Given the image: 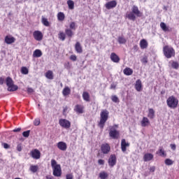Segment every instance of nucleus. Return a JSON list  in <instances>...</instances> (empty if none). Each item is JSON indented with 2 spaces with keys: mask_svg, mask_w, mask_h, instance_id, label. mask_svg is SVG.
<instances>
[{
  "mask_svg": "<svg viewBox=\"0 0 179 179\" xmlns=\"http://www.w3.org/2000/svg\"><path fill=\"white\" fill-rule=\"evenodd\" d=\"M51 166L52 169V174L55 177H61L62 176V169L61 165L58 164L54 159H51Z\"/></svg>",
  "mask_w": 179,
  "mask_h": 179,
  "instance_id": "nucleus-1",
  "label": "nucleus"
},
{
  "mask_svg": "<svg viewBox=\"0 0 179 179\" xmlns=\"http://www.w3.org/2000/svg\"><path fill=\"white\" fill-rule=\"evenodd\" d=\"M108 110H103L100 114V120L98 123V126L101 129L104 128V125H106V122H107V120H108Z\"/></svg>",
  "mask_w": 179,
  "mask_h": 179,
  "instance_id": "nucleus-2",
  "label": "nucleus"
},
{
  "mask_svg": "<svg viewBox=\"0 0 179 179\" xmlns=\"http://www.w3.org/2000/svg\"><path fill=\"white\" fill-rule=\"evenodd\" d=\"M163 53L166 58L176 57V50L171 46L165 45L163 48Z\"/></svg>",
  "mask_w": 179,
  "mask_h": 179,
  "instance_id": "nucleus-3",
  "label": "nucleus"
},
{
  "mask_svg": "<svg viewBox=\"0 0 179 179\" xmlns=\"http://www.w3.org/2000/svg\"><path fill=\"white\" fill-rule=\"evenodd\" d=\"M166 104L169 108L175 109L176 107H178V99L173 95L170 96L166 99Z\"/></svg>",
  "mask_w": 179,
  "mask_h": 179,
  "instance_id": "nucleus-4",
  "label": "nucleus"
},
{
  "mask_svg": "<svg viewBox=\"0 0 179 179\" xmlns=\"http://www.w3.org/2000/svg\"><path fill=\"white\" fill-rule=\"evenodd\" d=\"M115 128H118V125L115 124L110 127L109 136L111 139H118L120 138V131L115 129Z\"/></svg>",
  "mask_w": 179,
  "mask_h": 179,
  "instance_id": "nucleus-5",
  "label": "nucleus"
},
{
  "mask_svg": "<svg viewBox=\"0 0 179 179\" xmlns=\"http://www.w3.org/2000/svg\"><path fill=\"white\" fill-rule=\"evenodd\" d=\"M6 83L8 86V92H16V90H17V89H19V87H17V85H15L14 84L13 80L10 77L6 78Z\"/></svg>",
  "mask_w": 179,
  "mask_h": 179,
  "instance_id": "nucleus-6",
  "label": "nucleus"
},
{
  "mask_svg": "<svg viewBox=\"0 0 179 179\" xmlns=\"http://www.w3.org/2000/svg\"><path fill=\"white\" fill-rule=\"evenodd\" d=\"M59 124L62 128H64V129H69L71 128V121L66 120V119H59Z\"/></svg>",
  "mask_w": 179,
  "mask_h": 179,
  "instance_id": "nucleus-7",
  "label": "nucleus"
},
{
  "mask_svg": "<svg viewBox=\"0 0 179 179\" xmlns=\"http://www.w3.org/2000/svg\"><path fill=\"white\" fill-rule=\"evenodd\" d=\"M29 155L31 156V157H32V159H35V160H38V159L41 157V152L37 149H34L31 150Z\"/></svg>",
  "mask_w": 179,
  "mask_h": 179,
  "instance_id": "nucleus-8",
  "label": "nucleus"
},
{
  "mask_svg": "<svg viewBox=\"0 0 179 179\" xmlns=\"http://www.w3.org/2000/svg\"><path fill=\"white\" fill-rule=\"evenodd\" d=\"M101 150L103 155H108L111 150V147L108 143H103L101 145Z\"/></svg>",
  "mask_w": 179,
  "mask_h": 179,
  "instance_id": "nucleus-9",
  "label": "nucleus"
},
{
  "mask_svg": "<svg viewBox=\"0 0 179 179\" xmlns=\"http://www.w3.org/2000/svg\"><path fill=\"white\" fill-rule=\"evenodd\" d=\"M33 37L36 41H41L44 36L43 35V32H41V31H34L33 32Z\"/></svg>",
  "mask_w": 179,
  "mask_h": 179,
  "instance_id": "nucleus-10",
  "label": "nucleus"
},
{
  "mask_svg": "<svg viewBox=\"0 0 179 179\" xmlns=\"http://www.w3.org/2000/svg\"><path fill=\"white\" fill-rule=\"evenodd\" d=\"M110 167H114L117 164V157L115 155H111L108 160Z\"/></svg>",
  "mask_w": 179,
  "mask_h": 179,
  "instance_id": "nucleus-11",
  "label": "nucleus"
},
{
  "mask_svg": "<svg viewBox=\"0 0 179 179\" xmlns=\"http://www.w3.org/2000/svg\"><path fill=\"white\" fill-rule=\"evenodd\" d=\"M16 41V38L11 35H7L4 38V43L8 45L13 44Z\"/></svg>",
  "mask_w": 179,
  "mask_h": 179,
  "instance_id": "nucleus-12",
  "label": "nucleus"
},
{
  "mask_svg": "<svg viewBox=\"0 0 179 179\" xmlns=\"http://www.w3.org/2000/svg\"><path fill=\"white\" fill-rule=\"evenodd\" d=\"M116 6H117V1L115 0L108 1L105 4V7L108 10L114 9V8H115Z\"/></svg>",
  "mask_w": 179,
  "mask_h": 179,
  "instance_id": "nucleus-13",
  "label": "nucleus"
},
{
  "mask_svg": "<svg viewBox=\"0 0 179 179\" xmlns=\"http://www.w3.org/2000/svg\"><path fill=\"white\" fill-rule=\"evenodd\" d=\"M131 12L135 14L137 17H142V16H143V13L139 10V8L136 6H133Z\"/></svg>",
  "mask_w": 179,
  "mask_h": 179,
  "instance_id": "nucleus-14",
  "label": "nucleus"
},
{
  "mask_svg": "<svg viewBox=\"0 0 179 179\" xmlns=\"http://www.w3.org/2000/svg\"><path fill=\"white\" fill-rule=\"evenodd\" d=\"M74 111L78 114H83V113H85V106L83 105L77 104L74 107Z\"/></svg>",
  "mask_w": 179,
  "mask_h": 179,
  "instance_id": "nucleus-15",
  "label": "nucleus"
},
{
  "mask_svg": "<svg viewBox=\"0 0 179 179\" xmlns=\"http://www.w3.org/2000/svg\"><path fill=\"white\" fill-rule=\"evenodd\" d=\"M129 145H130L129 143H127V141L125 140V138L122 139L121 149L123 153H125V152H127V148H129Z\"/></svg>",
  "mask_w": 179,
  "mask_h": 179,
  "instance_id": "nucleus-16",
  "label": "nucleus"
},
{
  "mask_svg": "<svg viewBox=\"0 0 179 179\" xmlns=\"http://www.w3.org/2000/svg\"><path fill=\"white\" fill-rule=\"evenodd\" d=\"M57 146L59 150H62V152H65L66 149H68V145H66V143L64 141H59L57 143Z\"/></svg>",
  "mask_w": 179,
  "mask_h": 179,
  "instance_id": "nucleus-17",
  "label": "nucleus"
},
{
  "mask_svg": "<svg viewBox=\"0 0 179 179\" xmlns=\"http://www.w3.org/2000/svg\"><path fill=\"white\" fill-rule=\"evenodd\" d=\"M110 59L113 62H115V64H118V62H120V57H118V55H117L115 52H112L110 54Z\"/></svg>",
  "mask_w": 179,
  "mask_h": 179,
  "instance_id": "nucleus-18",
  "label": "nucleus"
},
{
  "mask_svg": "<svg viewBox=\"0 0 179 179\" xmlns=\"http://www.w3.org/2000/svg\"><path fill=\"white\" fill-rule=\"evenodd\" d=\"M75 50L78 54H82L83 52V48H82V45L80 42H76L75 44Z\"/></svg>",
  "mask_w": 179,
  "mask_h": 179,
  "instance_id": "nucleus-19",
  "label": "nucleus"
},
{
  "mask_svg": "<svg viewBox=\"0 0 179 179\" xmlns=\"http://www.w3.org/2000/svg\"><path fill=\"white\" fill-rule=\"evenodd\" d=\"M141 127H149V125H150V121H149V119L146 117H143L141 122Z\"/></svg>",
  "mask_w": 179,
  "mask_h": 179,
  "instance_id": "nucleus-20",
  "label": "nucleus"
},
{
  "mask_svg": "<svg viewBox=\"0 0 179 179\" xmlns=\"http://www.w3.org/2000/svg\"><path fill=\"white\" fill-rule=\"evenodd\" d=\"M134 87L137 92H141L142 91V81L141 80H137L136 81Z\"/></svg>",
  "mask_w": 179,
  "mask_h": 179,
  "instance_id": "nucleus-21",
  "label": "nucleus"
},
{
  "mask_svg": "<svg viewBox=\"0 0 179 179\" xmlns=\"http://www.w3.org/2000/svg\"><path fill=\"white\" fill-rule=\"evenodd\" d=\"M148 45H149V44L148 43V41H146V39L141 40L140 48H141V50H145V49L148 48Z\"/></svg>",
  "mask_w": 179,
  "mask_h": 179,
  "instance_id": "nucleus-22",
  "label": "nucleus"
},
{
  "mask_svg": "<svg viewBox=\"0 0 179 179\" xmlns=\"http://www.w3.org/2000/svg\"><path fill=\"white\" fill-rule=\"evenodd\" d=\"M123 73H124V75H126V76H131V75H132V73H134V70H132V69H131L129 67H126L123 70Z\"/></svg>",
  "mask_w": 179,
  "mask_h": 179,
  "instance_id": "nucleus-23",
  "label": "nucleus"
},
{
  "mask_svg": "<svg viewBox=\"0 0 179 179\" xmlns=\"http://www.w3.org/2000/svg\"><path fill=\"white\" fill-rule=\"evenodd\" d=\"M153 155L150 153H146L143 156V161L144 162H150V160H153Z\"/></svg>",
  "mask_w": 179,
  "mask_h": 179,
  "instance_id": "nucleus-24",
  "label": "nucleus"
},
{
  "mask_svg": "<svg viewBox=\"0 0 179 179\" xmlns=\"http://www.w3.org/2000/svg\"><path fill=\"white\" fill-rule=\"evenodd\" d=\"M45 78H47V79L52 80V79H54V73L52 72V71L49 70L45 73Z\"/></svg>",
  "mask_w": 179,
  "mask_h": 179,
  "instance_id": "nucleus-25",
  "label": "nucleus"
},
{
  "mask_svg": "<svg viewBox=\"0 0 179 179\" xmlns=\"http://www.w3.org/2000/svg\"><path fill=\"white\" fill-rule=\"evenodd\" d=\"M43 52H41L40 50L36 49L34 51L33 57L34 58H40V57H42Z\"/></svg>",
  "mask_w": 179,
  "mask_h": 179,
  "instance_id": "nucleus-26",
  "label": "nucleus"
},
{
  "mask_svg": "<svg viewBox=\"0 0 179 179\" xmlns=\"http://www.w3.org/2000/svg\"><path fill=\"white\" fill-rule=\"evenodd\" d=\"M62 94L64 97L69 96V94H71V88H69V87H65L62 90Z\"/></svg>",
  "mask_w": 179,
  "mask_h": 179,
  "instance_id": "nucleus-27",
  "label": "nucleus"
},
{
  "mask_svg": "<svg viewBox=\"0 0 179 179\" xmlns=\"http://www.w3.org/2000/svg\"><path fill=\"white\" fill-rule=\"evenodd\" d=\"M83 99L85 101H87V102L90 101V94H89V92H83Z\"/></svg>",
  "mask_w": 179,
  "mask_h": 179,
  "instance_id": "nucleus-28",
  "label": "nucleus"
},
{
  "mask_svg": "<svg viewBox=\"0 0 179 179\" xmlns=\"http://www.w3.org/2000/svg\"><path fill=\"white\" fill-rule=\"evenodd\" d=\"M65 34H66V36H67V37H69V38H72V37H73V34H74V33L72 31V29H66Z\"/></svg>",
  "mask_w": 179,
  "mask_h": 179,
  "instance_id": "nucleus-29",
  "label": "nucleus"
},
{
  "mask_svg": "<svg viewBox=\"0 0 179 179\" xmlns=\"http://www.w3.org/2000/svg\"><path fill=\"white\" fill-rule=\"evenodd\" d=\"M58 38L62 41H65V38H66V34L64 33V31H59L58 34Z\"/></svg>",
  "mask_w": 179,
  "mask_h": 179,
  "instance_id": "nucleus-30",
  "label": "nucleus"
},
{
  "mask_svg": "<svg viewBox=\"0 0 179 179\" xmlns=\"http://www.w3.org/2000/svg\"><path fill=\"white\" fill-rule=\"evenodd\" d=\"M57 19L59 22H64L65 20V14L62 12L57 13Z\"/></svg>",
  "mask_w": 179,
  "mask_h": 179,
  "instance_id": "nucleus-31",
  "label": "nucleus"
},
{
  "mask_svg": "<svg viewBox=\"0 0 179 179\" xmlns=\"http://www.w3.org/2000/svg\"><path fill=\"white\" fill-rule=\"evenodd\" d=\"M157 155H159V156H161L162 157H166V152L162 147H160L159 150L157 152Z\"/></svg>",
  "mask_w": 179,
  "mask_h": 179,
  "instance_id": "nucleus-32",
  "label": "nucleus"
},
{
  "mask_svg": "<svg viewBox=\"0 0 179 179\" xmlns=\"http://www.w3.org/2000/svg\"><path fill=\"white\" fill-rule=\"evenodd\" d=\"M160 27L162 30H163V31H171L170 28H169V27H167V25L164 22L160 23Z\"/></svg>",
  "mask_w": 179,
  "mask_h": 179,
  "instance_id": "nucleus-33",
  "label": "nucleus"
},
{
  "mask_svg": "<svg viewBox=\"0 0 179 179\" xmlns=\"http://www.w3.org/2000/svg\"><path fill=\"white\" fill-rule=\"evenodd\" d=\"M148 117L150 120H153V118H155V110H153V108H150L148 110Z\"/></svg>",
  "mask_w": 179,
  "mask_h": 179,
  "instance_id": "nucleus-34",
  "label": "nucleus"
},
{
  "mask_svg": "<svg viewBox=\"0 0 179 179\" xmlns=\"http://www.w3.org/2000/svg\"><path fill=\"white\" fill-rule=\"evenodd\" d=\"M99 178L100 179H107L108 178V173L107 172L103 171L99 173Z\"/></svg>",
  "mask_w": 179,
  "mask_h": 179,
  "instance_id": "nucleus-35",
  "label": "nucleus"
},
{
  "mask_svg": "<svg viewBox=\"0 0 179 179\" xmlns=\"http://www.w3.org/2000/svg\"><path fill=\"white\" fill-rule=\"evenodd\" d=\"M67 5L69 7V9H71V10L75 9V2L72 0L67 1Z\"/></svg>",
  "mask_w": 179,
  "mask_h": 179,
  "instance_id": "nucleus-36",
  "label": "nucleus"
},
{
  "mask_svg": "<svg viewBox=\"0 0 179 179\" xmlns=\"http://www.w3.org/2000/svg\"><path fill=\"white\" fill-rule=\"evenodd\" d=\"M127 17H128L129 20H133V22H135L136 19V16L132 12L127 14Z\"/></svg>",
  "mask_w": 179,
  "mask_h": 179,
  "instance_id": "nucleus-37",
  "label": "nucleus"
},
{
  "mask_svg": "<svg viewBox=\"0 0 179 179\" xmlns=\"http://www.w3.org/2000/svg\"><path fill=\"white\" fill-rule=\"evenodd\" d=\"M30 171L32 173H37L38 171V166L37 165H31L29 168Z\"/></svg>",
  "mask_w": 179,
  "mask_h": 179,
  "instance_id": "nucleus-38",
  "label": "nucleus"
},
{
  "mask_svg": "<svg viewBox=\"0 0 179 179\" xmlns=\"http://www.w3.org/2000/svg\"><path fill=\"white\" fill-rule=\"evenodd\" d=\"M119 44H125L127 43V39L124 36H119L117 38Z\"/></svg>",
  "mask_w": 179,
  "mask_h": 179,
  "instance_id": "nucleus-39",
  "label": "nucleus"
},
{
  "mask_svg": "<svg viewBox=\"0 0 179 179\" xmlns=\"http://www.w3.org/2000/svg\"><path fill=\"white\" fill-rule=\"evenodd\" d=\"M21 73L22 75H27L29 73V69H27L26 66H22L21 68Z\"/></svg>",
  "mask_w": 179,
  "mask_h": 179,
  "instance_id": "nucleus-40",
  "label": "nucleus"
},
{
  "mask_svg": "<svg viewBox=\"0 0 179 179\" xmlns=\"http://www.w3.org/2000/svg\"><path fill=\"white\" fill-rule=\"evenodd\" d=\"M171 67H172L173 69H178V68H179L178 62H174V61H173V62H171Z\"/></svg>",
  "mask_w": 179,
  "mask_h": 179,
  "instance_id": "nucleus-41",
  "label": "nucleus"
},
{
  "mask_svg": "<svg viewBox=\"0 0 179 179\" xmlns=\"http://www.w3.org/2000/svg\"><path fill=\"white\" fill-rule=\"evenodd\" d=\"M42 23L44 26H46V27H48L50 26V22H48V20L47 18H42Z\"/></svg>",
  "mask_w": 179,
  "mask_h": 179,
  "instance_id": "nucleus-42",
  "label": "nucleus"
},
{
  "mask_svg": "<svg viewBox=\"0 0 179 179\" xmlns=\"http://www.w3.org/2000/svg\"><path fill=\"white\" fill-rule=\"evenodd\" d=\"M71 30H76V23L75 22H71L69 24Z\"/></svg>",
  "mask_w": 179,
  "mask_h": 179,
  "instance_id": "nucleus-43",
  "label": "nucleus"
},
{
  "mask_svg": "<svg viewBox=\"0 0 179 179\" xmlns=\"http://www.w3.org/2000/svg\"><path fill=\"white\" fill-rule=\"evenodd\" d=\"M111 100L113 101V103H120V99H118V96L116 95H113L111 96Z\"/></svg>",
  "mask_w": 179,
  "mask_h": 179,
  "instance_id": "nucleus-44",
  "label": "nucleus"
},
{
  "mask_svg": "<svg viewBox=\"0 0 179 179\" xmlns=\"http://www.w3.org/2000/svg\"><path fill=\"white\" fill-rule=\"evenodd\" d=\"M29 136H30V130H27L22 133V136H24V138H29Z\"/></svg>",
  "mask_w": 179,
  "mask_h": 179,
  "instance_id": "nucleus-45",
  "label": "nucleus"
},
{
  "mask_svg": "<svg viewBox=\"0 0 179 179\" xmlns=\"http://www.w3.org/2000/svg\"><path fill=\"white\" fill-rule=\"evenodd\" d=\"M173 162L170 159H166L165 160V164H166V166H171V164H173Z\"/></svg>",
  "mask_w": 179,
  "mask_h": 179,
  "instance_id": "nucleus-46",
  "label": "nucleus"
},
{
  "mask_svg": "<svg viewBox=\"0 0 179 179\" xmlns=\"http://www.w3.org/2000/svg\"><path fill=\"white\" fill-rule=\"evenodd\" d=\"M34 124L36 127L40 125V119H39V118L35 119L34 121Z\"/></svg>",
  "mask_w": 179,
  "mask_h": 179,
  "instance_id": "nucleus-47",
  "label": "nucleus"
},
{
  "mask_svg": "<svg viewBox=\"0 0 179 179\" xmlns=\"http://www.w3.org/2000/svg\"><path fill=\"white\" fill-rule=\"evenodd\" d=\"M64 68L66 69H71V63L69 62L64 63Z\"/></svg>",
  "mask_w": 179,
  "mask_h": 179,
  "instance_id": "nucleus-48",
  "label": "nucleus"
},
{
  "mask_svg": "<svg viewBox=\"0 0 179 179\" xmlns=\"http://www.w3.org/2000/svg\"><path fill=\"white\" fill-rule=\"evenodd\" d=\"M70 59L71 61H76V59H78V57L75 55H72L70 56Z\"/></svg>",
  "mask_w": 179,
  "mask_h": 179,
  "instance_id": "nucleus-49",
  "label": "nucleus"
},
{
  "mask_svg": "<svg viewBox=\"0 0 179 179\" xmlns=\"http://www.w3.org/2000/svg\"><path fill=\"white\" fill-rule=\"evenodd\" d=\"M66 179H73V175L72 173L66 175Z\"/></svg>",
  "mask_w": 179,
  "mask_h": 179,
  "instance_id": "nucleus-50",
  "label": "nucleus"
},
{
  "mask_svg": "<svg viewBox=\"0 0 179 179\" xmlns=\"http://www.w3.org/2000/svg\"><path fill=\"white\" fill-rule=\"evenodd\" d=\"M27 93L28 94L34 93V90L31 87H28L27 88Z\"/></svg>",
  "mask_w": 179,
  "mask_h": 179,
  "instance_id": "nucleus-51",
  "label": "nucleus"
},
{
  "mask_svg": "<svg viewBox=\"0 0 179 179\" xmlns=\"http://www.w3.org/2000/svg\"><path fill=\"white\" fill-rule=\"evenodd\" d=\"M2 145L3 146L4 149H9L10 148V145L6 143H3Z\"/></svg>",
  "mask_w": 179,
  "mask_h": 179,
  "instance_id": "nucleus-52",
  "label": "nucleus"
},
{
  "mask_svg": "<svg viewBox=\"0 0 179 179\" xmlns=\"http://www.w3.org/2000/svg\"><path fill=\"white\" fill-rule=\"evenodd\" d=\"M105 162L103 159H99L98 160V164H99V166H103Z\"/></svg>",
  "mask_w": 179,
  "mask_h": 179,
  "instance_id": "nucleus-53",
  "label": "nucleus"
},
{
  "mask_svg": "<svg viewBox=\"0 0 179 179\" xmlns=\"http://www.w3.org/2000/svg\"><path fill=\"white\" fill-rule=\"evenodd\" d=\"M141 62H143V64H148V57H145L141 59Z\"/></svg>",
  "mask_w": 179,
  "mask_h": 179,
  "instance_id": "nucleus-54",
  "label": "nucleus"
},
{
  "mask_svg": "<svg viewBox=\"0 0 179 179\" xmlns=\"http://www.w3.org/2000/svg\"><path fill=\"white\" fill-rule=\"evenodd\" d=\"M155 170H156V166H151L150 168V173H155Z\"/></svg>",
  "mask_w": 179,
  "mask_h": 179,
  "instance_id": "nucleus-55",
  "label": "nucleus"
},
{
  "mask_svg": "<svg viewBox=\"0 0 179 179\" xmlns=\"http://www.w3.org/2000/svg\"><path fill=\"white\" fill-rule=\"evenodd\" d=\"M5 83V78L0 77V85H3Z\"/></svg>",
  "mask_w": 179,
  "mask_h": 179,
  "instance_id": "nucleus-56",
  "label": "nucleus"
},
{
  "mask_svg": "<svg viewBox=\"0 0 179 179\" xmlns=\"http://www.w3.org/2000/svg\"><path fill=\"white\" fill-rule=\"evenodd\" d=\"M170 146H171V148L172 149V150H176V144H171Z\"/></svg>",
  "mask_w": 179,
  "mask_h": 179,
  "instance_id": "nucleus-57",
  "label": "nucleus"
},
{
  "mask_svg": "<svg viewBox=\"0 0 179 179\" xmlns=\"http://www.w3.org/2000/svg\"><path fill=\"white\" fill-rule=\"evenodd\" d=\"M22 131L21 128H17L13 130V132H20Z\"/></svg>",
  "mask_w": 179,
  "mask_h": 179,
  "instance_id": "nucleus-58",
  "label": "nucleus"
},
{
  "mask_svg": "<svg viewBox=\"0 0 179 179\" xmlns=\"http://www.w3.org/2000/svg\"><path fill=\"white\" fill-rule=\"evenodd\" d=\"M17 150H18V152H22V145H18L17 146Z\"/></svg>",
  "mask_w": 179,
  "mask_h": 179,
  "instance_id": "nucleus-59",
  "label": "nucleus"
},
{
  "mask_svg": "<svg viewBox=\"0 0 179 179\" xmlns=\"http://www.w3.org/2000/svg\"><path fill=\"white\" fill-rule=\"evenodd\" d=\"M115 87H117V85H115V84H111L110 89H115Z\"/></svg>",
  "mask_w": 179,
  "mask_h": 179,
  "instance_id": "nucleus-60",
  "label": "nucleus"
},
{
  "mask_svg": "<svg viewBox=\"0 0 179 179\" xmlns=\"http://www.w3.org/2000/svg\"><path fill=\"white\" fill-rule=\"evenodd\" d=\"M66 111H68V106L64 108L63 113H66Z\"/></svg>",
  "mask_w": 179,
  "mask_h": 179,
  "instance_id": "nucleus-61",
  "label": "nucleus"
},
{
  "mask_svg": "<svg viewBox=\"0 0 179 179\" xmlns=\"http://www.w3.org/2000/svg\"><path fill=\"white\" fill-rule=\"evenodd\" d=\"M45 178H46V179H54L53 177L50 176H45Z\"/></svg>",
  "mask_w": 179,
  "mask_h": 179,
  "instance_id": "nucleus-62",
  "label": "nucleus"
},
{
  "mask_svg": "<svg viewBox=\"0 0 179 179\" xmlns=\"http://www.w3.org/2000/svg\"><path fill=\"white\" fill-rule=\"evenodd\" d=\"M134 50H138V45H134Z\"/></svg>",
  "mask_w": 179,
  "mask_h": 179,
  "instance_id": "nucleus-63",
  "label": "nucleus"
},
{
  "mask_svg": "<svg viewBox=\"0 0 179 179\" xmlns=\"http://www.w3.org/2000/svg\"><path fill=\"white\" fill-rule=\"evenodd\" d=\"M38 107H40V104H38Z\"/></svg>",
  "mask_w": 179,
  "mask_h": 179,
  "instance_id": "nucleus-64",
  "label": "nucleus"
}]
</instances>
